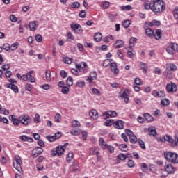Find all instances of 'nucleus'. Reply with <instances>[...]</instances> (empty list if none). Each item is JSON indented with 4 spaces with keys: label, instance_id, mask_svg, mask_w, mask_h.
I'll list each match as a JSON object with an SVG mask.
<instances>
[{
    "label": "nucleus",
    "instance_id": "obj_1",
    "mask_svg": "<svg viewBox=\"0 0 178 178\" xmlns=\"http://www.w3.org/2000/svg\"><path fill=\"white\" fill-rule=\"evenodd\" d=\"M154 13H161L166 9V4L163 0H152L150 1V8Z\"/></svg>",
    "mask_w": 178,
    "mask_h": 178
},
{
    "label": "nucleus",
    "instance_id": "obj_2",
    "mask_svg": "<svg viewBox=\"0 0 178 178\" xmlns=\"http://www.w3.org/2000/svg\"><path fill=\"white\" fill-rule=\"evenodd\" d=\"M76 68H72L71 72L75 76H79V72H83V74L88 73V65L84 62H81L79 64H76Z\"/></svg>",
    "mask_w": 178,
    "mask_h": 178
},
{
    "label": "nucleus",
    "instance_id": "obj_3",
    "mask_svg": "<svg viewBox=\"0 0 178 178\" xmlns=\"http://www.w3.org/2000/svg\"><path fill=\"white\" fill-rule=\"evenodd\" d=\"M164 158L166 159V161H168V162H170L171 163H178L177 153L172 152H165Z\"/></svg>",
    "mask_w": 178,
    "mask_h": 178
},
{
    "label": "nucleus",
    "instance_id": "obj_4",
    "mask_svg": "<svg viewBox=\"0 0 178 178\" xmlns=\"http://www.w3.org/2000/svg\"><path fill=\"white\" fill-rule=\"evenodd\" d=\"M13 165L15 169L18 172H22V165H23V162H22V158L20 156L16 155L13 159Z\"/></svg>",
    "mask_w": 178,
    "mask_h": 178
},
{
    "label": "nucleus",
    "instance_id": "obj_5",
    "mask_svg": "<svg viewBox=\"0 0 178 178\" xmlns=\"http://www.w3.org/2000/svg\"><path fill=\"white\" fill-rule=\"evenodd\" d=\"M156 141L158 143H169L170 145L175 143V140L172 138V136L169 135H165L163 137H158L156 138Z\"/></svg>",
    "mask_w": 178,
    "mask_h": 178
},
{
    "label": "nucleus",
    "instance_id": "obj_6",
    "mask_svg": "<svg viewBox=\"0 0 178 178\" xmlns=\"http://www.w3.org/2000/svg\"><path fill=\"white\" fill-rule=\"evenodd\" d=\"M19 120L21 124H22L23 126H29V124H30L31 118L29 115L22 114L19 116Z\"/></svg>",
    "mask_w": 178,
    "mask_h": 178
},
{
    "label": "nucleus",
    "instance_id": "obj_7",
    "mask_svg": "<svg viewBox=\"0 0 178 178\" xmlns=\"http://www.w3.org/2000/svg\"><path fill=\"white\" fill-rule=\"evenodd\" d=\"M34 73L33 70L29 71L26 74L23 75L24 81H29L30 83H35V78L33 77L31 74Z\"/></svg>",
    "mask_w": 178,
    "mask_h": 178
},
{
    "label": "nucleus",
    "instance_id": "obj_8",
    "mask_svg": "<svg viewBox=\"0 0 178 178\" xmlns=\"http://www.w3.org/2000/svg\"><path fill=\"white\" fill-rule=\"evenodd\" d=\"M70 28L72 31L75 33V34H83V28H81V25L79 24H72Z\"/></svg>",
    "mask_w": 178,
    "mask_h": 178
},
{
    "label": "nucleus",
    "instance_id": "obj_9",
    "mask_svg": "<svg viewBox=\"0 0 178 178\" xmlns=\"http://www.w3.org/2000/svg\"><path fill=\"white\" fill-rule=\"evenodd\" d=\"M166 51L170 55H175V52H178V44L171 42Z\"/></svg>",
    "mask_w": 178,
    "mask_h": 178
},
{
    "label": "nucleus",
    "instance_id": "obj_10",
    "mask_svg": "<svg viewBox=\"0 0 178 178\" xmlns=\"http://www.w3.org/2000/svg\"><path fill=\"white\" fill-rule=\"evenodd\" d=\"M129 94L130 92L129 89H125L122 93L120 92V98L124 99L125 104H129V101H130V99L129 98Z\"/></svg>",
    "mask_w": 178,
    "mask_h": 178
},
{
    "label": "nucleus",
    "instance_id": "obj_11",
    "mask_svg": "<svg viewBox=\"0 0 178 178\" xmlns=\"http://www.w3.org/2000/svg\"><path fill=\"white\" fill-rule=\"evenodd\" d=\"M118 113L115 111H107L102 114L104 119H108V118H116Z\"/></svg>",
    "mask_w": 178,
    "mask_h": 178
},
{
    "label": "nucleus",
    "instance_id": "obj_12",
    "mask_svg": "<svg viewBox=\"0 0 178 178\" xmlns=\"http://www.w3.org/2000/svg\"><path fill=\"white\" fill-rule=\"evenodd\" d=\"M166 90L168 92H176L177 91V86L173 82H170L166 86Z\"/></svg>",
    "mask_w": 178,
    "mask_h": 178
},
{
    "label": "nucleus",
    "instance_id": "obj_13",
    "mask_svg": "<svg viewBox=\"0 0 178 178\" xmlns=\"http://www.w3.org/2000/svg\"><path fill=\"white\" fill-rule=\"evenodd\" d=\"M113 127L118 129V130H123L124 129V122L122 120H118L113 122Z\"/></svg>",
    "mask_w": 178,
    "mask_h": 178
},
{
    "label": "nucleus",
    "instance_id": "obj_14",
    "mask_svg": "<svg viewBox=\"0 0 178 178\" xmlns=\"http://www.w3.org/2000/svg\"><path fill=\"white\" fill-rule=\"evenodd\" d=\"M164 169L168 175H173L175 172H176V168L173 167V165L170 163L165 164L164 166Z\"/></svg>",
    "mask_w": 178,
    "mask_h": 178
},
{
    "label": "nucleus",
    "instance_id": "obj_15",
    "mask_svg": "<svg viewBox=\"0 0 178 178\" xmlns=\"http://www.w3.org/2000/svg\"><path fill=\"white\" fill-rule=\"evenodd\" d=\"M42 152H44V149L40 147H35L32 151V156H33V158H37V156L41 155Z\"/></svg>",
    "mask_w": 178,
    "mask_h": 178
},
{
    "label": "nucleus",
    "instance_id": "obj_16",
    "mask_svg": "<svg viewBox=\"0 0 178 178\" xmlns=\"http://www.w3.org/2000/svg\"><path fill=\"white\" fill-rule=\"evenodd\" d=\"M9 120L10 121H12L13 124H14V126H19V124H20V117L19 118H16V115H11L9 116Z\"/></svg>",
    "mask_w": 178,
    "mask_h": 178
},
{
    "label": "nucleus",
    "instance_id": "obj_17",
    "mask_svg": "<svg viewBox=\"0 0 178 178\" xmlns=\"http://www.w3.org/2000/svg\"><path fill=\"white\" fill-rule=\"evenodd\" d=\"M153 37H154L155 40H161L162 38V30L154 29Z\"/></svg>",
    "mask_w": 178,
    "mask_h": 178
},
{
    "label": "nucleus",
    "instance_id": "obj_18",
    "mask_svg": "<svg viewBox=\"0 0 178 178\" xmlns=\"http://www.w3.org/2000/svg\"><path fill=\"white\" fill-rule=\"evenodd\" d=\"M110 67L113 74H119V69H118V65H116V63H111L110 64Z\"/></svg>",
    "mask_w": 178,
    "mask_h": 178
},
{
    "label": "nucleus",
    "instance_id": "obj_19",
    "mask_svg": "<svg viewBox=\"0 0 178 178\" xmlns=\"http://www.w3.org/2000/svg\"><path fill=\"white\" fill-rule=\"evenodd\" d=\"M99 145H100L102 149H106V147L108 146V143L104 140V138H100L99 139Z\"/></svg>",
    "mask_w": 178,
    "mask_h": 178
},
{
    "label": "nucleus",
    "instance_id": "obj_20",
    "mask_svg": "<svg viewBox=\"0 0 178 178\" xmlns=\"http://www.w3.org/2000/svg\"><path fill=\"white\" fill-rule=\"evenodd\" d=\"M89 116L92 119L97 120V118L99 117L98 111H97L95 109L90 110L89 112Z\"/></svg>",
    "mask_w": 178,
    "mask_h": 178
},
{
    "label": "nucleus",
    "instance_id": "obj_21",
    "mask_svg": "<svg viewBox=\"0 0 178 178\" xmlns=\"http://www.w3.org/2000/svg\"><path fill=\"white\" fill-rule=\"evenodd\" d=\"M154 31L151 28H147L145 31V34L149 37V38H154Z\"/></svg>",
    "mask_w": 178,
    "mask_h": 178
},
{
    "label": "nucleus",
    "instance_id": "obj_22",
    "mask_svg": "<svg viewBox=\"0 0 178 178\" xmlns=\"http://www.w3.org/2000/svg\"><path fill=\"white\" fill-rule=\"evenodd\" d=\"M97 72L93 71L90 72L89 77L87 79V81H88V83H92V81H94L95 79H97Z\"/></svg>",
    "mask_w": 178,
    "mask_h": 178
},
{
    "label": "nucleus",
    "instance_id": "obj_23",
    "mask_svg": "<svg viewBox=\"0 0 178 178\" xmlns=\"http://www.w3.org/2000/svg\"><path fill=\"white\" fill-rule=\"evenodd\" d=\"M138 39H137L136 38H131L129 42V49H133V47H134V45H136V42H137Z\"/></svg>",
    "mask_w": 178,
    "mask_h": 178
},
{
    "label": "nucleus",
    "instance_id": "obj_24",
    "mask_svg": "<svg viewBox=\"0 0 178 178\" xmlns=\"http://www.w3.org/2000/svg\"><path fill=\"white\" fill-rule=\"evenodd\" d=\"M29 27L31 31H35V30L38 28V24H37V22L32 21L29 23Z\"/></svg>",
    "mask_w": 178,
    "mask_h": 178
},
{
    "label": "nucleus",
    "instance_id": "obj_25",
    "mask_svg": "<svg viewBox=\"0 0 178 178\" xmlns=\"http://www.w3.org/2000/svg\"><path fill=\"white\" fill-rule=\"evenodd\" d=\"M56 149L57 150V155L58 156H62L65 154V147L64 146H57Z\"/></svg>",
    "mask_w": 178,
    "mask_h": 178
},
{
    "label": "nucleus",
    "instance_id": "obj_26",
    "mask_svg": "<svg viewBox=\"0 0 178 178\" xmlns=\"http://www.w3.org/2000/svg\"><path fill=\"white\" fill-rule=\"evenodd\" d=\"M124 47V42L122 40H117L114 44V48L119 49Z\"/></svg>",
    "mask_w": 178,
    "mask_h": 178
},
{
    "label": "nucleus",
    "instance_id": "obj_27",
    "mask_svg": "<svg viewBox=\"0 0 178 178\" xmlns=\"http://www.w3.org/2000/svg\"><path fill=\"white\" fill-rule=\"evenodd\" d=\"M143 116H144L145 120H147L148 122V123H151V122H154V117L148 113H144Z\"/></svg>",
    "mask_w": 178,
    "mask_h": 178
},
{
    "label": "nucleus",
    "instance_id": "obj_28",
    "mask_svg": "<svg viewBox=\"0 0 178 178\" xmlns=\"http://www.w3.org/2000/svg\"><path fill=\"white\" fill-rule=\"evenodd\" d=\"M7 88L13 90V91H14L15 94H17V92H19V88H17L15 84L8 83L7 84Z\"/></svg>",
    "mask_w": 178,
    "mask_h": 178
},
{
    "label": "nucleus",
    "instance_id": "obj_29",
    "mask_svg": "<svg viewBox=\"0 0 178 178\" xmlns=\"http://www.w3.org/2000/svg\"><path fill=\"white\" fill-rule=\"evenodd\" d=\"M45 77H46L47 81H51L52 80V74L51 73V70H46Z\"/></svg>",
    "mask_w": 178,
    "mask_h": 178
},
{
    "label": "nucleus",
    "instance_id": "obj_30",
    "mask_svg": "<svg viewBox=\"0 0 178 178\" xmlns=\"http://www.w3.org/2000/svg\"><path fill=\"white\" fill-rule=\"evenodd\" d=\"M20 140H22V141H27L28 143H33V138L26 135L21 136Z\"/></svg>",
    "mask_w": 178,
    "mask_h": 178
},
{
    "label": "nucleus",
    "instance_id": "obj_31",
    "mask_svg": "<svg viewBox=\"0 0 178 178\" xmlns=\"http://www.w3.org/2000/svg\"><path fill=\"white\" fill-rule=\"evenodd\" d=\"M67 42H70V41H74V36L72 32H67L66 34Z\"/></svg>",
    "mask_w": 178,
    "mask_h": 178
},
{
    "label": "nucleus",
    "instance_id": "obj_32",
    "mask_svg": "<svg viewBox=\"0 0 178 178\" xmlns=\"http://www.w3.org/2000/svg\"><path fill=\"white\" fill-rule=\"evenodd\" d=\"M140 68L143 70V73L146 74L148 72V65L145 63H140Z\"/></svg>",
    "mask_w": 178,
    "mask_h": 178
},
{
    "label": "nucleus",
    "instance_id": "obj_33",
    "mask_svg": "<svg viewBox=\"0 0 178 178\" xmlns=\"http://www.w3.org/2000/svg\"><path fill=\"white\" fill-rule=\"evenodd\" d=\"M63 63H65V65H72L73 63V58L70 57H64L63 58Z\"/></svg>",
    "mask_w": 178,
    "mask_h": 178
},
{
    "label": "nucleus",
    "instance_id": "obj_34",
    "mask_svg": "<svg viewBox=\"0 0 178 178\" xmlns=\"http://www.w3.org/2000/svg\"><path fill=\"white\" fill-rule=\"evenodd\" d=\"M94 40L96 42H99L102 40V34L99 32H97L94 35Z\"/></svg>",
    "mask_w": 178,
    "mask_h": 178
},
{
    "label": "nucleus",
    "instance_id": "obj_35",
    "mask_svg": "<svg viewBox=\"0 0 178 178\" xmlns=\"http://www.w3.org/2000/svg\"><path fill=\"white\" fill-rule=\"evenodd\" d=\"M142 2H144V9L146 10H149V8L151 6V1L149 0H140Z\"/></svg>",
    "mask_w": 178,
    "mask_h": 178
},
{
    "label": "nucleus",
    "instance_id": "obj_36",
    "mask_svg": "<svg viewBox=\"0 0 178 178\" xmlns=\"http://www.w3.org/2000/svg\"><path fill=\"white\" fill-rule=\"evenodd\" d=\"M147 24L149 26V27H152L154 26H161V22L156 19H154L151 22H148Z\"/></svg>",
    "mask_w": 178,
    "mask_h": 178
},
{
    "label": "nucleus",
    "instance_id": "obj_37",
    "mask_svg": "<svg viewBox=\"0 0 178 178\" xmlns=\"http://www.w3.org/2000/svg\"><path fill=\"white\" fill-rule=\"evenodd\" d=\"M110 5H111V2L109 1H102L100 5V8H102V9H108Z\"/></svg>",
    "mask_w": 178,
    "mask_h": 178
},
{
    "label": "nucleus",
    "instance_id": "obj_38",
    "mask_svg": "<svg viewBox=\"0 0 178 178\" xmlns=\"http://www.w3.org/2000/svg\"><path fill=\"white\" fill-rule=\"evenodd\" d=\"M119 149L124 152H127L129 151V146L127 144H121L119 145Z\"/></svg>",
    "mask_w": 178,
    "mask_h": 178
},
{
    "label": "nucleus",
    "instance_id": "obj_39",
    "mask_svg": "<svg viewBox=\"0 0 178 178\" xmlns=\"http://www.w3.org/2000/svg\"><path fill=\"white\" fill-rule=\"evenodd\" d=\"M90 94H92V95H97V97H99V95H101V91H99V90L93 88L90 92Z\"/></svg>",
    "mask_w": 178,
    "mask_h": 178
},
{
    "label": "nucleus",
    "instance_id": "obj_40",
    "mask_svg": "<svg viewBox=\"0 0 178 178\" xmlns=\"http://www.w3.org/2000/svg\"><path fill=\"white\" fill-rule=\"evenodd\" d=\"M167 69L171 72H175V70H177V67L175 64H169L167 66Z\"/></svg>",
    "mask_w": 178,
    "mask_h": 178
},
{
    "label": "nucleus",
    "instance_id": "obj_41",
    "mask_svg": "<svg viewBox=\"0 0 178 178\" xmlns=\"http://www.w3.org/2000/svg\"><path fill=\"white\" fill-rule=\"evenodd\" d=\"M170 101L169 100V99H163L161 101V104L163 105V106H168V105H170Z\"/></svg>",
    "mask_w": 178,
    "mask_h": 178
},
{
    "label": "nucleus",
    "instance_id": "obj_42",
    "mask_svg": "<svg viewBox=\"0 0 178 178\" xmlns=\"http://www.w3.org/2000/svg\"><path fill=\"white\" fill-rule=\"evenodd\" d=\"M70 6H71L72 9H79V8H80V3L78 1L72 2Z\"/></svg>",
    "mask_w": 178,
    "mask_h": 178
},
{
    "label": "nucleus",
    "instance_id": "obj_43",
    "mask_svg": "<svg viewBox=\"0 0 178 178\" xmlns=\"http://www.w3.org/2000/svg\"><path fill=\"white\" fill-rule=\"evenodd\" d=\"M130 24H131V21L130 19H127L122 22V26L124 27V29L129 28Z\"/></svg>",
    "mask_w": 178,
    "mask_h": 178
},
{
    "label": "nucleus",
    "instance_id": "obj_44",
    "mask_svg": "<svg viewBox=\"0 0 178 178\" xmlns=\"http://www.w3.org/2000/svg\"><path fill=\"white\" fill-rule=\"evenodd\" d=\"M149 136H156V129L155 127H150L148 129Z\"/></svg>",
    "mask_w": 178,
    "mask_h": 178
},
{
    "label": "nucleus",
    "instance_id": "obj_45",
    "mask_svg": "<svg viewBox=\"0 0 178 178\" xmlns=\"http://www.w3.org/2000/svg\"><path fill=\"white\" fill-rule=\"evenodd\" d=\"M67 87H72L73 86V78L72 76H69L66 81Z\"/></svg>",
    "mask_w": 178,
    "mask_h": 178
},
{
    "label": "nucleus",
    "instance_id": "obj_46",
    "mask_svg": "<svg viewBox=\"0 0 178 178\" xmlns=\"http://www.w3.org/2000/svg\"><path fill=\"white\" fill-rule=\"evenodd\" d=\"M54 120L56 123H60L62 121V115H60L59 113H56L54 117Z\"/></svg>",
    "mask_w": 178,
    "mask_h": 178
},
{
    "label": "nucleus",
    "instance_id": "obj_47",
    "mask_svg": "<svg viewBox=\"0 0 178 178\" xmlns=\"http://www.w3.org/2000/svg\"><path fill=\"white\" fill-rule=\"evenodd\" d=\"M129 141L131 144H136L138 140H137V136H136V135H132V136H129Z\"/></svg>",
    "mask_w": 178,
    "mask_h": 178
},
{
    "label": "nucleus",
    "instance_id": "obj_48",
    "mask_svg": "<svg viewBox=\"0 0 178 178\" xmlns=\"http://www.w3.org/2000/svg\"><path fill=\"white\" fill-rule=\"evenodd\" d=\"M117 158L120 161H124L127 159V156L126 154H123V153H121V154L118 155Z\"/></svg>",
    "mask_w": 178,
    "mask_h": 178
},
{
    "label": "nucleus",
    "instance_id": "obj_49",
    "mask_svg": "<svg viewBox=\"0 0 178 178\" xmlns=\"http://www.w3.org/2000/svg\"><path fill=\"white\" fill-rule=\"evenodd\" d=\"M86 86V82L84 81H78L76 83V86L79 88H83Z\"/></svg>",
    "mask_w": 178,
    "mask_h": 178
},
{
    "label": "nucleus",
    "instance_id": "obj_50",
    "mask_svg": "<svg viewBox=\"0 0 178 178\" xmlns=\"http://www.w3.org/2000/svg\"><path fill=\"white\" fill-rule=\"evenodd\" d=\"M74 156V154H73V152H70L67 155V162H70V161L73 159Z\"/></svg>",
    "mask_w": 178,
    "mask_h": 178
},
{
    "label": "nucleus",
    "instance_id": "obj_51",
    "mask_svg": "<svg viewBox=\"0 0 178 178\" xmlns=\"http://www.w3.org/2000/svg\"><path fill=\"white\" fill-rule=\"evenodd\" d=\"M138 144L140 147V148H142V149H145V143H144V141H143V140L138 139Z\"/></svg>",
    "mask_w": 178,
    "mask_h": 178
},
{
    "label": "nucleus",
    "instance_id": "obj_52",
    "mask_svg": "<svg viewBox=\"0 0 178 178\" xmlns=\"http://www.w3.org/2000/svg\"><path fill=\"white\" fill-rule=\"evenodd\" d=\"M111 62H112L111 59H106L104 60V63H103V67H108V66H109V65H111Z\"/></svg>",
    "mask_w": 178,
    "mask_h": 178
},
{
    "label": "nucleus",
    "instance_id": "obj_53",
    "mask_svg": "<svg viewBox=\"0 0 178 178\" xmlns=\"http://www.w3.org/2000/svg\"><path fill=\"white\" fill-rule=\"evenodd\" d=\"M90 155H97V156H98V155H99V152H97L95 148H91L90 149Z\"/></svg>",
    "mask_w": 178,
    "mask_h": 178
},
{
    "label": "nucleus",
    "instance_id": "obj_54",
    "mask_svg": "<svg viewBox=\"0 0 178 178\" xmlns=\"http://www.w3.org/2000/svg\"><path fill=\"white\" fill-rule=\"evenodd\" d=\"M120 9L121 10H131L133 8L131 7V6L127 5L121 6Z\"/></svg>",
    "mask_w": 178,
    "mask_h": 178
},
{
    "label": "nucleus",
    "instance_id": "obj_55",
    "mask_svg": "<svg viewBox=\"0 0 178 178\" xmlns=\"http://www.w3.org/2000/svg\"><path fill=\"white\" fill-rule=\"evenodd\" d=\"M17 48H19V42L13 43L10 46V51H16V49H17Z\"/></svg>",
    "mask_w": 178,
    "mask_h": 178
},
{
    "label": "nucleus",
    "instance_id": "obj_56",
    "mask_svg": "<svg viewBox=\"0 0 178 178\" xmlns=\"http://www.w3.org/2000/svg\"><path fill=\"white\" fill-rule=\"evenodd\" d=\"M70 91V90L69 89V87L67 86H63L61 89V92H63V94H69V92Z\"/></svg>",
    "mask_w": 178,
    "mask_h": 178
},
{
    "label": "nucleus",
    "instance_id": "obj_57",
    "mask_svg": "<svg viewBox=\"0 0 178 178\" xmlns=\"http://www.w3.org/2000/svg\"><path fill=\"white\" fill-rule=\"evenodd\" d=\"M113 123H115V121L113 120H107L105 122L104 124L105 126L109 127V126H113Z\"/></svg>",
    "mask_w": 178,
    "mask_h": 178
},
{
    "label": "nucleus",
    "instance_id": "obj_58",
    "mask_svg": "<svg viewBox=\"0 0 178 178\" xmlns=\"http://www.w3.org/2000/svg\"><path fill=\"white\" fill-rule=\"evenodd\" d=\"M35 41H37V42H42V35H41L40 34H37L35 36Z\"/></svg>",
    "mask_w": 178,
    "mask_h": 178
},
{
    "label": "nucleus",
    "instance_id": "obj_59",
    "mask_svg": "<svg viewBox=\"0 0 178 178\" xmlns=\"http://www.w3.org/2000/svg\"><path fill=\"white\" fill-rule=\"evenodd\" d=\"M106 149L109 151L110 154H113V152H115V147L112 145H107Z\"/></svg>",
    "mask_w": 178,
    "mask_h": 178
},
{
    "label": "nucleus",
    "instance_id": "obj_60",
    "mask_svg": "<svg viewBox=\"0 0 178 178\" xmlns=\"http://www.w3.org/2000/svg\"><path fill=\"white\" fill-rule=\"evenodd\" d=\"M72 127H80V122L76 120L72 122Z\"/></svg>",
    "mask_w": 178,
    "mask_h": 178
},
{
    "label": "nucleus",
    "instance_id": "obj_61",
    "mask_svg": "<svg viewBox=\"0 0 178 178\" xmlns=\"http://www.w3.org/2000/svg\"><path fill=\"white\" fill-rule=\"evenodd\" d=\"M3 49H5V51H10V44L9 43H5L3 45Z\"/></svg>",
    "mask_w": 178,
    "mask_h": 178
},
{
    "label": "nucleus",
    "instance_id": "obj_62",
    "mask_svg": "<svg viewBox=\"0 0 178 178\" xmlns=\"http://www.w3.org/2000/svg\"><path fill=\"white\" fill-rule=\"evenodd\" d=\"M25 90L26 91H31L33 90V85H31L30 83H26L25 85Z\"/></svg>",
    "mask_w": 178,
    "mask_h": 178
},
{
    "label": "nucleus",
    "instance_id": "obj_63",
    "mask_svg": "<svg viewBox=\"0 0 178 178\" xmlns=\"http://www.w3.org/2000/svg\"><path fill=\"white\" fill-rule=\"evenodd\" d=\"M125 134H127V136H129V137H131L132 136L134 135L133 131L130 129H125Z\"/></svg>",
    "mask_w": 178,
    "mask_h": 178
},
{
    "label": "nucleus",
    "instance_id": "obj_64",
    "mask_svg": "<svg viewBox=\"0 0 178 178\" xmlns=\"http://www.w3.org/2000/svg\"><path fill=\"white\" fill-rule=\"evenodd\" d=\"M174 17L175 19H178V7H176L175 9H174Z\"/></svg>",
    "mask_w": 178,
    "mask_h": 178
}]
</instances>
